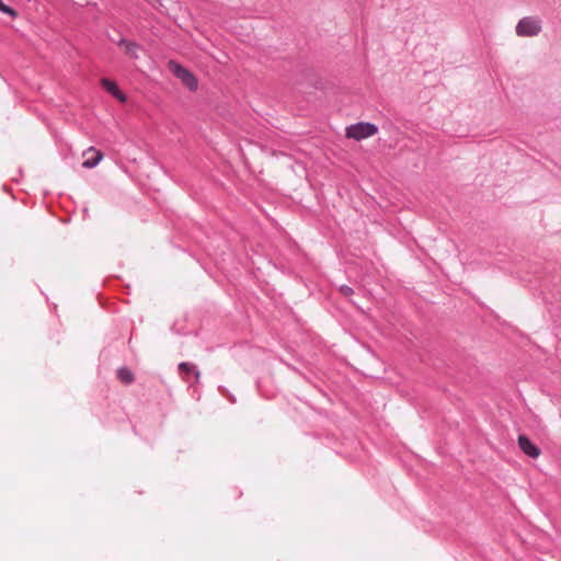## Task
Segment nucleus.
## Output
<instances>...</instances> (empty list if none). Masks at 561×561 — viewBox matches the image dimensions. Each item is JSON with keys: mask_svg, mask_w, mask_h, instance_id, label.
<instances>
[{"mask_svg": "<svg viewBox=\"0 0 561 561\" xmlns=\"http://www.w3.org/2000/svg\"><path fill=\"white\" fill-rule=\"evenodd\" d=\"M168 68L188 90L195 91L197 89V78L188 69L173 60L168 62Z\"/></svg>", "mask_w": 561, "mask_h": 561, "instance_id": "nucleus-1", "label": "nucleus"}, {"mask_svg": "<svg viewBox=\"0 0 561 561\" xmlns=\"http://www.w3.org/2000/svg\"><path fill=\"white\" fill-rule=\"evenodd\" d=\"M101 84L112 95H114V93H116V91L119 90L115 82H113V81H111L108 79H105V78L101 80Z\"/></svg>", "mask_w": 561, "mask_h": 561, "instance_id": "nucleus-9", "label": "nucleus"}, {"mask_svg": "<svg viewBox=\"0 0 561 561\" xmlns=\"http://www.w3.org/2000/svg\"><path fill=\"white\" fill-rule=\"evenodd\" d=\"M517 443L520 450L528 457L536 459L540 456V449L526 435H519Z\"/></svg>", "mask_w": 561, "mask_h": 561, "instance_id": "nucleus-4", "label": "nucleus"}, {"mask_svg": "<svg viewBox=\"0 0 561 561\" xmlns=\"http://www.w3.org/2000/svg\"><path fill=\"white\" fill-rule=\"evenodd\" d=\"M117 378L125 385H129L134 381V374L126 367H121L117 370Z\"/></svg>", "mask_w": 561, "mask_h": 561, "instance_id": "nucleus-8", "label": "nucleus"}, {"mask_svg": "<svg viewBox=\"0 0 561 561\" xmlns=\"http://www.w3.org/2000/svg\"><path fill=\"white\" fill-rule=\"evenodd\" d=\"M378 133V127L371 123H356L346 127L345 135L347 138L355 140H363L375 136Z\"/></svg>", "mask_w": 561, "mask_h": 561, "instance_id": "nucleus-2", "label": "nucleus"}, {"mask_svg": "<svg viewBox=\"0 0 561 561\" xmlns=\"http://www.w3.org/2000/svg\"><path fill=\"white\" fill-rule=\"evenodd\" d=\"M83 156L87 157V159L83 161L82 167L87 169L94 168L103 159V153L94 147L88 148L83 152Z\"/></svg>", "mask_w": 561, "mask_h": 561, "instance_id": "nucleus-5", "label": "nucleus"}, {"mask_svg": "<svg viewBox=\"0 0 561 561\" xmlns=\"http://www.w3.org/2000/svg\"><path fill=\"white\" fill-rule=\"evenodd\" d=\"M179 371L184 379H186L191 374L195 376L196 380H198L201 377V373L196 369V367L188 363H181L179 365Z\"/></svg>", "mask_w": 561, "mask_h": 561, "instance_id": "nucleus-7", "label": "nucleus"}, {"mask_svg": "<svg viewBox=\"0 0 561 561\" xmlns=\"http://www.w3.org/2000/svg\"><path fill=\"white\" fill-rule=\"evenodd\" d=\"M0 11L12 16V18H16V15H18V12L14 9L4 4L1 0H0Z\"/></svg>", "mask_w": 561, "mask_h": 561, "instance_id": "nucleus-10", "label": "nucleus"}, {"mask_svg": "<svg viewBox=\"0 0 561 561\" xmlns=\"http://www.w3.org/2000/svg\"><path fill=\"white\" fill-rule=\"evenodd\" d=\"M540 31V20L533 16L523 18L516 25V34L522 37L536 36Z\"/></svg>", "mask_w": 561, "mask_h": 561, "instance_id": "nucleus-3", "label": "nucleus"}, {"mask_svg": "<svg viewBox=\"0 0 561 561\" xmlns=\"http://www.w3.org/2000/svg\"><path fill=\"white\" fill-rule=\"evenodd\" d=\"M113 96L116 98L122 103H125L127 101L126 95L121 90L116 91V93H114Z\"/></svg>", "mask_w": 561, "mask_h": 561, "instance_id": "nucleus-12", "label": "nucleus"}, {"mask_svg": "<svg viewBox=\"0 0 561 561\" xmlns=\"http://www.w3.org/2000/svg\"><path fill=\"white\" fill-rule=\"evenodd\" d=\"M339 290L345 297H351L353 295V293H354L353 288H351L347 285H342Z\"/></svg>", "mask_w": 561, "mask_h": 561, "instance_id": "nucleus-11", "label": "nucleus"}, {"mask_svg": "<svg viewBox=\"0 0 561 561\" xmlns=\"http://www.w3.org/2000/svg\"><path fill=\"white\" fill-rule=\"evenodd\" d=\"M117 45L124 49L127 57L131 59L138 58L140 46L137 43L122 38Z\"/></svg>", "mask_w": 561, "mask_h": 561, "instance_id": "nucleus-6", "label": "nucleus"}]
</instances>
